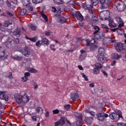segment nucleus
Returning <instances> with one entry per match:
<instances>
[{
	"label": "nucleus",
	"mask_w": 126,
	"mask_h": 126,
	"mask_svg": "<svg viewBox=\"0 0 126 126\" xmlns=\"http://www.w3.org/2000/svg\"><path fill=\"white\" fill-rule=\"evenodd\" d=\"M99 17L101 20H102L104 19L105 20H108L109 22V26H110V19L109 11L101 12L100 13Z\"/></svg>",
	"instance_id": "f257e3e1"
},
{
	"label": "nucleus",
	"mask_w": 126,
	"mask_h": 126,
	"mask_svg": "<svg viewBox=\"0 0 126 126\" xmlns=\"http://www.w3.org/2000/svg\"><path fill=\"white\" fill-rule=\"evenodd\" d=\"M117 8L119 11H122L125 8L126 6L124 2L120 1H117L115 3Z\"/></svg>",
	"instance_id": "f03ea898"
},
{
	"label": "nucleus",
	"mask_w": 126,
	"mask_h": 126,
	"mask_svg": "<svg viewBox=\"0 0 126 126\" xmlns=\"http://www.w3.org/2000/svg\"><path fill=\"white\" fill-rule=\"evenodd\" d=\"M115 48L118 52L125 50L126 47L125 46V44L121 43H119L115 45Z\"/></svg>",
	"instance_id": "7ed1b4c3"
},
{
	"label": "nucleus",
	"mask_w": 126,
	"mask_h": 126,
	"mask_svg": "<svg viewBox=\"0 0 126 126\" xmlns=\"http://www.w3.org/2000/svg\"><path fill=\"white\" fill-rule=\"evenodd\" d=\"M18 51L21 52L22 54L28 57L30 53L29 48L26 47L24 48L19 49Z\"/></svg>",
	"instance_id": "20e7f679"
},
{
	"label": "nucleus",
	"mask_w": 126,
	"mask_h": 126,
	"mask_svg": "<svg viewBox=\"0 0 126 126\" xmlns=\"http://www.w3.org/2000/svg\"><path fill=\"white\" fill-rule=\"evenodd\" d=\"M56 19L57 21L59 23H64L66 21V19L65 17L62 16L61 15L57 16L56 17Z\"/></svg>",
	"instance_id": "39448f33"
},
{
	"label": "nucleus",
	"mask_w": 126,
	"mask_h": 126,
	"mask_svg": "<svg viewBox=\"0 0 126 126\" xmlns=\"http://www.w3.org/2000/svg\"><path fill=\"white\" fill-rule=\"evenodd\" d=\"M2 91H0V99H4L7 101L8 100V96L6 94L4 93Z\"/></svg>",
	"instance_id": "423d86ee"
},
{
	"label": "nucleus",
	"mask_w": 126,
	"mask_h": 126,
	"mask_svg": "<svg viewBox=\"0 0 126 126\" xmlns=\"http://www.w3.org/2000/svg\"><path fill=\"white\" fill-rule=\"evenodd\" d=\"M73 16L74 17H75L76 16L77 18L79 20H82L83 19V16L80 13L79 11L76 12L75 14H73Z\"/></svg>",
	"instance_id": "0eeeda50"
},
{
	"label": "nucleus",
	"mask_w": 126,
	"mask_h": 126,
	"mask_svg": "<svg viewBox=\"0 0 126 126\" xmlns=\"http://www.w3.org/2000/svg\"><path fill=\"white\" fill-rule=\"evenodd\" d=\"M104 33L102 32L101 31L98 32V33L94 35L95 37L97 39L103 38L104 37Z\"/></svg>",
	"instance_id": "6e6552de"
},
{
	"label": "nucleus",
	"mask_w": 126,
	"mask_h": 126,
	"mask_svg": "<svg viewBox=\"0 0 126 126\" xmlns=\"http://www.w3.org/2000/svg\"><path fill=\"white\" fill-rule=\"evenodd\" d=\"M115 18L117 22L119 24L118 26V27L121 28L124 25V23L121 18L119 17H117Z\"/></svg>",
	"instance_id": "1a4fd4ad"
},
{
	"label": "nucleus",
	"mask_w": 126,
	"mask_h": 126,
	"mask_svg": "<svg viewBox=\"0 0 126 126\" xmlns=\"http://www.w3.org/2000/svg\"><path fill=\"white\" fill-rule=\"evenodd\" d=\"M22 103H26L29 102L30 99V98L27 94H25L23 95H22Z\"/></svg>",
	"instance_id": "9d476101"
},
{
	"label": "nucleus",
	"mask_w": 126,
	"mask_h": 126,
	"mask_svg": "<svg viewBox=\"0 0 126 126\" xmlns=\"http://www.w3.org/2000/svg\"><path fill=\"white\" fill-rule=\"evenodd\" d=\"M86 123L88 124L91 125L93 121V118L91 117H86L84 119Z\"/></svg>",
	"instance_id": "9b49d317"
},
{
	"label": "nucleus",
	"mask_w": 126,
	"mask_h": 126,
	"mask_svg": "<svg viewBox=\"0 0 126 126\" xmlns=\"http://www.w3.org/2000/svg\"><path fill=\"white\" fill-rule=\"evenodd\" d=\"M98 60L100 62H104L106 59V57L101 55H98L97 56Z\"/></svg>",
	"instance_id": "f8f14e48"
},
{
	"label": "nucleus",
	"mask_w": 126,
	"mask_h": 126,
	"mask_svg": "<svg viewBox=\"0 0 126 126\" xmlns=\"http://www.w3.org/2000/svg\"><path fill=\"white\" fill-rule=\"evenodd\" d=\"M16 102L20 104L22 103V95H19L15 97Z\"/></svg>",
	"instance_id": "ddd939ff"
},
{
	"label": "nucleus",
	"mask_w": 126,
	"mask_h": 126,
	"mask_svg": "<svg viewBox=\"0 0 126 126\" xmlns=\"http://www.w3.org/2000/svg\"><path fill=\"white\" fill-rule=\"evenodd\" d=\"M78 94L76 93H73L71 94V99L73 101H75L78 97Z\"/></svg>",
	"instance_id": "4468645a"
},
{
	"label": "nucleus",
	"mask_w": 126,
	"mask_h": 126,
	"mask_svg": "<svg viewBox=\"0 0 126 126\" xmlns=\"http://www.w3.org/2000/svg\"><path fill=\"white\" fill-rule=\"evenodd\" d=\"M21 31L20 29H17L13 32V34L17 36H19L21 34Z\"/></svg>",
	"instance_id": "2eb2a0df"
},
{
	"label": "nucleus",
	"mask_w": 126,
	"mask_h": 126,
	"mask_svg": "<svg viewBox=\"0 0 126 126\" xmlns=\"http://www.w3.org/2000/svg\"><path fill=\"white\" fill-rule=\"evenodd\" d=\"M104 113L103 112H99L97 114V115L98 116V119L100 121H103L104 119Z\"/></svg>",
	"instance_id": "dca6fc26"
},
{
	"label": "nucleus",
	"mask_w": 126,
	"mask_h": 126,
	"mask_svg": "<svg viewBox=\"0 0 126 126\" xmlns=\"http://www.w3.org/2000/svg\"><path fill=\"white\" fill-rule=\"evenodd\" d=\"M111 56L112 58L118 60L121 57V55L118 54L117 53H112Z\"/></svg>",
	"instance_id": "f3484780"
},
{
	"label": "nucleus",
	"mask_w": 126,
	"mask_h": 126,
	"mask_svg": "<svg viewBox=\"0 0 126 126\" xmlns=\"http://www.w3.org/2000/svg\"><path fill=\"white\" fill-rule=\"evenodd\" d=\"M110 3V2L109 1V2H104L103 4H102L101 5V8L103 9L106 8L108 7L109 6V4Z\"/></svg>",
	"instance_id": "a211bd4d"
},
{
	"label": "nucleus",
	"mask_w": 126,
	"mask_h": 126,
	"mask_svg": "<svg viewBox=\"0 0 126 126\" xmlns=\"http://www.w3.org/2000/svg\"><path fill=\"white\" fill-rule=\"evenodd\" d=\"M14 42H15L14 40H12L11 38H8L6 41L5 42V44H7L9 45L11 44V46L12 44V43H14Z\"/></svg>",
	"instance_id": "6ab92c4d"
},
{
	"label": "nucleus",
	"mask_w": 126,
	"mask_h": 126,
	"mask_svg": "<svg viewBox=\"0 0 126 126\" xmlns=\"http://www.w3.org/2000/svg\"><path fill=\"white\" fill-rule=\"evenodd\" d=\"M66 120H67V119L64 117H62L60 119L59 121L60 122L61 126L64 124Z\"/></svg>",
	"instance_id": "aec40b11"
},
{
	"label": "nucleus",
	"mask_w": 126,
	"mask_h": 126,
	"mask_svg": "<svg viewBox=\"0 0 126 126\" xmlns=\"http://www.w3.org/2000/svg\"><path fill=\"white\" fill-rule=\"evenodd\" d=\"M93 8V7L92 5L91 4L90 5V7L88 9V10L89 13L92 15L93 14H94V12L93 11V10L92 9Z\"/></svg>",
	"instance_id": "412c9836"
},
{
	"label": "nucleus",
	"mask_w": 126,
	"mask_h": 126,
	"mask_svg": "<svg viewBox=\"0 0 126 126\" xmlns=\"http://www.w3.org/2000/svg\"><path fill=\"white\" fill-rule=\"evenodd\" d=\"M36 111L40 114H42L43 113V110L41 107H39L37 108Z\"/></svg>",
	"instance_id": "4be33fe9"
},
{
	"label": "nucleus",
	"mask_w": 126,
	"mask_h": 126,
	"mask_svg": "<svg viewBox=\"0 0 126 126\" xmlns=\"http://www.w3.org/2000/svg\"><path fill=\"white\" fill-rule=\"evenodd\" d=\"M23 5L25 6H27L30 4V0H22Z\"/></svg>",
	"instance_id": "5701e85b"
},
{
	"label": "nucleus",
	"mask_w": 126,
	"mask_h": 126,
	"mask_svg": "<svg viewBox=\"0 0 126 126\" xmlns=\"http://www.w3.org/2000/svg\"><path fill=\"white\" fill-rule=\"evenodd\" d=\"M27 70L29 72L32 73H35L37 72L36 70L33 68H27Z\"/></svg>",
	"instance_id": "b1692460"
},
{
	"label": "nucleus",
	"mask_w": 126,
	"mask_h": 126,
	"mask_svg": "<svg viewBox=\"0 0 126 126\" xmlns=\"http://www.w3.org/2000/svg\"><path fill=\"white\" fill-rule=\"evenodd\" d=\"M41 41L43 44H46L47 45H48L49 44V41L46 38L43 39Z\"/></svg>",
	"instance_id": "393cba45"
},
{
	"label": "nucleus",
	"mask_w": 126,
	"mask_h": 126,
	"mask_svg": "<svg viewBox=\"0 0 126 126\" xmlns=\"http://www.w3.org/2000/svg\"><path fill=\"white\" fill-rule=\"evenodd\" d=\"M98 53L100 54H104L105 53V51L104 48L102 47L99 48L98 50Z\"/></svg>",
	"instance_id": "a878e982"
},
{
	"label": "nucleus",
	"mask_w": 126,
	"mask_h": 126,
	"mask_svg": "<svg viewBox=\"0 0 126 126\" xmlns=\"http://www.w3.org/2000/svg\"><path fill=\"white\" fill-rule=\"evenodd\" d=\"M26 13V10L25 9H22L20 12V16H22L25 15Z\"/></svg>",
	"instance_id": "bb28decb"
},
{
	"label": "nucleus",
	"mask_w": 126,
	"mask_h": 126,
	"mask_svg": "<svg viewBox=\"0 0 126 126\" xmlns=\"http://www.w3.org/2000/svg\"><path fill=\"white\" fill-rule=\"evenodd\" d=\"M41 14L42 16L43 17L44 19L45 20V21L47 22L48 21V18L47 17L46 15L43 13V12H42L41 13Z\"/></svg>",
	"instance_id": "cd10ccee"
},
{
	"label": "nucleus",
	"mask_w": 126,
	"mask_h": 126,
	"mask_svg": "<svg viewBox=\"0 0 126 126\" xmlns=\"http://www.w3.org/2000/svg\"><path fill=\"white\" fill-rule=\"evenodd\" d=\"M68 4V6L70 7H74V2L72 0H70L69 2H67Z\"/></svg>",
	"instance_id": "c85d7f7f"
},
{
	"label": "nucleus",
	"mask_w": 126,
	"mask_h": 126,
	"mask_svg": "<svg viewBox=\"0 0 126 126\" xmlns=\"http://www.w3.org/2000/svg\"><path fill=\"white\" fill-rule=\"evenodd\" d=\"M53 0L55 3L59 4H63L64 2L63 0Z\"/></svg>",
	"instance_id": "c756f323"
},
{
	"label": "nucleus",
	"mask_w": 126,
	"mask_h": 126,
	"mask_svg": "<svg viewBox=\"0 0 126 126\" xmlns=\"http://www.w3.org/2000/svg\"><path fill=\"white\" fill-rule=\"evenodd\" d=\"M91 3L93 5L95 6L98 4V0H92Z\"/></svg>",
	"instance_id": "7c9ffc66"
},
{
	"label": "nucleus",
	"mask_w": 126,
	"mask_h": 126,
	"mask_svg": "<svg viewBox=\"0 0 126 126\" xmlns=\"http://www.w3.org/2000/svg\"><path fill=\"white\" fill-rule=\"evenodd\" d=\"M91 20L94 22H96L98 21V19L95 16H93L91 18Z\"/></svg>",
	"instance_id": "2f4dec72"
},
{
	"label": "nucleus",
	"mask_w": 126,
	"mask_h": 126,
	"mask_svg": "<svg viewBox=\"0 0 126 126\" xmlns=\"http://www.w3.org/2000/svg\"><path fill=\"white\" fill-rule=\"evenodd\" d=\"M117 115L115 113H112L111 114V119H115L116 118Z\"/></svg>",
	"instance_id": "473e14b6"
},
{
	"label": "nucleus",
	"mask_w": 126,
	"mask_h": 126,
	"mask_svg": "<svg viewBox=\"0 0 126 126\" xmlns=\"http://www.w3.org/2000/svg\"><path fill=\"white\" fill-rule=\"evenodd\" d=\"M82 120H78L77 121V125L78 126H82Z\"/></svg>",
	"instance_id": "72a5a7b5"
},
{
	"label": "nucleus",
	"mask_w": 126,
	"mask_h": 126,
	"mask_svg": "<svg viewBox=\"0 0 126 126\" xmlns=\"http://www.w3.org/2000/svg\"><path fill=\"white\" fill-rule=\"evenodd\" d=\"M114 21L113 19H111V27H115L117 26V24L114 23Z\"/></svg>",
	"instance_id": "f704fd0d"
},
{
	"label": "nucleus",
	"mask_w": 126,
	"mask_h": 126,
	"mask_svg": "<svg viewBox=\"0 0 126 126\" xmlns=\"http://www.w3.org/2000/svg\"><path fill=\"white\" fill-rule=\"evenodd\" d=\"M95 66L97 69H100L102 68V65L100 63H96L95 64Z\"/></svg>",
	"instance_id": "c9c22d12"
},
{
	"label": "nucleus",
	"mask_w": 126,
	"mask_h": 126,
	"mask_svg": "<svg viewBox=\"0 0 126 126\" xmlns=\"http://www.w3.org/2000/svg\"><path fill=\"white\" fill-rule=\"evenodd\" d=\"M12 24L11 23H10L8 21H5L4 23V26L5 27L8 26L9 25H11Z\"/></svg>",
	"instance_id": "e433bc0d"
},
{
	"label": "nucleus",
	"mask_w": 126,
	"mask_h": 126,
	"mask_svg": "<svg viewBox=\"0 0 126 126\" xmlns=\"http://www.w3.org/2000/svg\"><path fill=\"white\" fill-rule=\"evenodd\" d=\"M70 105L69 104L65 105L64 106V109L66 110H69L70 109Z\"/></svg>",
	"instance_id": "4c0bfd02"
},
{
	"label": "nucleus",
	"mask_w": 126,
	"mask_h": 126,
	"mask_svg": "<svg viewBox=\"0 0 126 126\" xmlns=\"http://www.w3.org/2000/svg\"><path fill=\"white\" fill-rule=\"evenodd\" d=\"M97 46L96 45H92L90 46V48L91 50H93L97 48Z\"/></svg>",
	"instance_id": "58836bf2"
},
{
	"label": "nucleus",
	"mask_w": 126,
	"mask_h": 126,
	"mask_svg": "<svg viewBox=\"0 0 126 126\" xmlns=\"http://www.w3.org/2000/svg\"><path fill=\"white\" fill-rule=\"evenodd\" d=\"M117 113L119 118H121L122 119H123V117L122 116V113L120 110H118Z\"/></svg>",
	"instance_id": "ea45409f"
},
{
	"label": "nucleus",
	"mask_w": 126,
	"mask_h": 126,
	"mask_svg": "<svg viewBox=\"0 0 126 126\" xmlns=\"http://www.w3.org/2000/svg\"><path fill=\"white\" fill-rule=\"evenodd\" d=\"M30 26L31 27V29L33 31L35 30L37 28V27L36 26L33 25L32 24H31Z\"/></svg>",
	"instance_id": "a19ab883"
},
{
	"label": "nucleus",
	"mask_w": 126,
	"mask_h": 126,
	"mask_svg": "<svg viewBox=\"0 0 126 126\" xmlns=\"http://www.w3.org/2000/svg\"><path fill=\"white\" fill-rule=\"evenodd\" d=\"M43 0H32V2L35 3L37 4L42 2Z\"/></svg>",
	"instance_id": "79ce46f5"
},
{
	"label": "nucleus",
	"mask_w": 126,
	"mask_h": 126,
	"mask_svg": "<svg viewBox=\"0 0 126 126\" xmlns=\"http://www.w3.org/2000/svg\"><path fill=\"white\" fill-rule=\"evenodd\" d=\"M28 39L31 40L32 41L35 42L37 40V38L36 37H34L32 38H29Z\"/></svg>",
	"instance_id": "37998d69"
},
{
	"label": "nucleus",
	"mask_w": 126,
	"mask_h": 126,
	"mask_svg": "<svg viewBox=\"0 0 126 126\" xmlns=\"http://www.w3.org/2000/svg\"><path fill=\"white\" fill-rule=\"evenodd\" d=\"M93 73L94 74H96L99 73V70L97 68H95L93 69Z\"/></svg>",
	"instance_id": "c03bdc74"
},
{
	"label": "nucleus",
	"mask_w": 126,
	"mask_h": 126,
	"mask_svg": "<svg viewBox=\"0 0 126 126\" xmlns=\"http://www.w3.org/2000/svg\"><path fill=\"white\" fill-rule=\"evenodd\" d=\"M83 7L85 9H88L90 7V5H87L86 4L83 3L82 4Z\"/></svg>",
	"instance_id": "a18cd8bd"
},
{
	"label": "nucleus",
	"mask_w": 126,
	"mask_h": 126,
	"mask_svg": "<svg viewBox=\"0 0 126 126\" xmlns=\"http://www.w3.org/2000/svg\"><path fill=\"white\" fill-rule=\"evenodd\" d=\"M77 117L78 118V120H82V116L81 113H79L78 114V116H77Z\"/></svg>",
	"instance_id": "49530a36"
},
{
	"label": "nucleus",
	"mask_w": 126,
	"mask_h": 126,
	"mask_svg": "<svg viewBox=\"0 0 126 126\" xmlns=\"http://www.w3.org/2000/svg\"><path fill=\"white\" fill-rule=\"evenodd\" d=\"M28 78L26 77H22L21 79L22 81L23 82H26L28 80Z\"/></svg>",
	"instance_id": "de8ad7c7"
},
{
	"label": "nucleus",
	"mask_w": 126,
	"mask_h": 126,
	"mask_svg": "<svg viewBox=\"0 0 126 126\" xmlns=\"http://www.w3.org/2000/svg\"><path fill=\"white\" fill-rule=\"evenodd\" d=\"M36 45L37 46L40 47L41 45V44L40 43V41H37L36 43Z\"/></svg>",
	"instance_id": "09e8293b"
},
{
	"label": "nucleus",
	"mask_w": 126,
	"mask_h": 126,
	"mask_svg": "<svg viewBox=\"0 0 126 126\" xmlns=\"http://www.w3.org/2000/svg\"><path fill=\"white\" fill-rule=\"evenodd\" d=\"M118 124L119 126H126V123H118Z\"/></svg>",
	"instance_id": "8fccbe9b"
},
{
	"label": "nucleus",
	"mask_w": 126,
	"mask_h": 126,
	"mask_svg": "<svg viewBox=\"0 0 126 126\" xmlns=\"http://www.w3.org/2000/svg\"><path fill=\"white\" fill-rule=\"evenodd\" d=\"M55 45H54L53 44L51 45L50 46V47L52 51H54L56 49L54 48Z\"/></svg>",
	"instance_id": "3c124183"
},
{
	"label": "nucleus",
	"mask_w": 126,
	"mask_h": 126,
	"mask_svg": "<svg viewBox=\"0 0 126 126\" xmlns=\"http://www.w3.org/2000/svg\"><path fill=\"white\" fill-rule=\"evenodd\" d=\"M74 51V49H72L71 50H66V51H65V52L66 53H66V54H67L68 53V54H69V52H70L71 53H72Z\"/></svg>",
	"instance_id": "603ef678"
},
{
	"label": "nucleus",
	"mask_w": 126,
	"mask_h": 126,
	"mask_svg": "<svg viewBox=\"0 0 126 126\" xmlns=\"http://www.w3.org/2000/svg\"><path fill=\"white\" fill-rule=\"evenodd\" d=\"M54 126H59L60 125L61 126V124L60 123V122L59 121H57L54 123Z\"/></svg>",
	"instance_id": "864d4df0"
},
{
	"label": "nucleus",
	"mask_w": 126,
	"mask_h": 126,
	"mask_svg": "<svg viewBox=\"0 0 126 126\" xmlns=\"http://www.w3.org/2000/svg\"><path fill=\"white\" fill-rule=\"evenodd\" d=\"M8 77L10 79H11L13 78L12 73V72H10L9 73V75H8Z\"/></svg>",
	"instance_id": "5fc2aeb1"
},
{
	"label": "nucleus",
	"mask_w": 126,
	"mask_h": 126,
	"mask_svg": "<svg viewBox=\"0 0 126 126\" xmlns=\"http://www.w3.org/2000/svg\"><path fill=\"white\" fill-rule=\"evenodd\" d=\"M81 74L82 75L83 77L84 78L85 80L86 81H87L88 79L86 77L85 75L84 74V73H82Z\"/></svg>",
	"instance_id": "6e6d98bb"
},
{
	"label": "nucleus",
	"mask_w": 126,
	"mask_h": 126,
	"mask_svg": "<svg viewBox=\"0 0 126 126\" xmlns=\"http://www.w3.org/2000/svg\"><path fill=\"white\" fill-rule=\"evenodd\" d=\"M22 57L17 56L15 58V59L17 60H20L22 59Z\"/></svg>",
	"instance_id": "4d7b16f0"
},
{
	"label": "nucleus",
	"mask_w": 126,
	"mask_h": 126,
	"mask_svg": "<svg viewBox=\"0 0 126 126\" xmlns=\"http://www.w3.org/2000/svg\"><path fill=\"white\" fill-rule=\"evenodd\" d=\"M53 114H58L59 112V110L58 109H56L53 110Z\"/></svg>",
	"instance_id": "13d9d810"
},
{
	"label": "nucleus",
	"mask_w": 126,
	"mask_h": 126,
	"mask_svg": "<svg viewBox=\"0 0 126 126\" xmlns=\"http://www.w3.org/2000/svg\"><path fill=\"white\" fill-rule=\"evenodd\" d=\"M6 14L10 17L13 16V14L10 13L8 11H7L6 12Z\"/></svg>",
	"instance_id": "bf43d9fd"
},
{
	"label": "nucleus",
	"mask_w": 126,
	"mask_h": 126,
	"mask_svg": "<svg viewBox=\"0 0 126 126\" xmlns=\"http://www.w3.org/2000/svg\"><path fill=\"white\" fill-rule=\"evenodd\" d=\"M101 26L102 28L105 29H106V28H107L108 27V26L103 24H101Z\"/></svg>",
	"instance_id": "052dcab7"
},
{
	"label": "nucleus",
	"mask_w": 126,
	"mask_h": 126,
	"mask_svg": "<svg viewBox=\"0 0 126 126\" xmlns=\"http://www.w3.org/2000/svg\"><path fill=\"white\" fill-rule=\"evenodd\" d=\"M85 18L87 20L90 21V17L88 15H87L85 17Z\"/></svg>",
	"instance_id": "680f3d73"
},
{
	"label": "nucleus",
	"mask_w": 126,
	"mask_h": 126,
	"mask_svg": "<svg viewBox=\"0 0 126 126\" xmlns=\"http://www.w3.org/2000/svg\"><path fill=\"white\" fill-rule=\"evenodd\" d=\"M24 75L25 77H29L30 76V73L28 72H26L25 73Z\"/></svg>",
	"instance_id": "e2e57ef3"
},
{
	"label": "nucleus",
	"mask_w": 126,
	"mask_h": 126,
	"mask_svg": "<svg viewBox=\"0 0 126 126\" xmlns=\"http://www.w3.org/2000/svg\"><path fill=\"white\" fill-rule=\"evenodd\" d=\"M116 63V61L115 60L112 61L111 64V66L114 65Z\"/></svg>",
	"instance_id": "0e129e2a"
},
{
	"label": "nucleus",
	"mask_w": 126,
	"mask_h": 126,
	"mask_svg": "<svg viewBox=\"0 0 126 126\" xmlns=\"http://www.w3.org/2000/svg\"><path fill=\"white\" fill-rule=\"evenodd\" d=\"M101 71L103 73V74L104 76H106V77H107L108 76V75L103 70H101Z\"/></svg>",
	"instance_id": "69168bd1"
},
{
	"label": "nucleus",
	"mask_w": 126,
	"mask_h": 126,
	"mask_svg": "<svg viewBox=\"0 0 126 126\" xmlns=\"http://www.w3.org/2000/svg\"><path fill=\"white\" fill-rule=\"evenodd\" d=\"M36 116H33L32 117V119L34 121H36Z\"/></svg>",
	"instance_id": "338daca9"
},
{
	"label": "nucleus",
	"mask_w": 126,
	"mask_h": 126,
	"mask_svg": "<svg viewBox=\"0 0 126 126\" xmlns=\"http://www.w3.org/2000/svg\"><path fill=\"white\" fill-rule=\"evenodd\" d=\"M99 29H98V30H96L93 33V34L95 35L96 34L98 33V32L99 31Z\"/></svg>",
	"instance_id": "774afa93"
}]
</instances>
